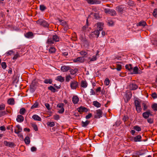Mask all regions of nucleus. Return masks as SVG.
I'll use <instances>...</instances> for the list:
<instances>
[{
    "mask_svg": "<svg viewBox=\"0 0 157 157\" xmlns=\"http://www.w3.org/2000/svg\"><path fill=\"white\" fill-rule=\"evenodd\" d=\"M93 104L94 106L97 107H99L101 106V104L97 101H94Z\"/></svg>",
    "mask_w": 157,
    "mask_h": 157,
    "instance_id": "obj_32",
    "label": "nucleus"
},
{
    "mask_svg": "<svg viewBox=\"0 0 157 157\" xmlns=\"http://www.w3.org/2000/svg\"><path fill=\"white\" fill-rule=\"evenodd\" d=\"M152 108L154 110L157 111V104L156 103H155L153 104L152 105Z\"/></svg>",
    "mask_w": 157,
    "mask_h": 157,
    "instance_id": "obj_46",
    "label": "nucleus"
},
{
    "mask_svg": "<svg viewBox=\"0 0 157 157\" xmlns=\"http://www.w3.org/2000/svg\"><path fill=\"white\" fill-rule=\"evenodd\" d=\"M88 86V83L85 80H82L81 82V86L83 88H86Z\"/></svg>",
    "mask_w": 157,
    "mask_h": 157,
    "instance_id": "obj_18",
    "label": "nucleus"
},
{
    "mask_svg": "<svg viewBox=\"0 0 157 157\" xmlns=\"http://www.w3.org/2000/svg\"><path fill=\"white\" fill-rule=\"evenodd\" d=\"M37 23L45 27H48L49 26L48 23L46 21L42 19H39L37 21Z\"/></svg>",
    "mask_w": 157,
    "mask_h": 157,
    "instance_id": "obj_3",
    "label": "nucleus"
},
{
    "mask_svg": "<svg viewBox=\"0 0 157 157\" xmlns=\"http://www.w3.org/2000/svg\"><path fill=\"white\" fill-rule=\"evenodd\" d=\"M70 67L68 66H63L61 67V70L63 72H66L70 70Z\"/></svg>",
    "mask_w": 157,
    "mask_h": 157,
    "instance_id": "obj_16",
    "label": "nucleus"
},
{
    "mask_svg": "<svg viewBox=\"0 0 157 157\" xmlns=\"http://www.w3.org/2000/svg\"><path fill=\"white\" fill-rule=\"evenodd\" d=\"M32 118L35 121H41V118L36 114L33 115L32 116Z\"/></svg>",
    "mask_w": 157,
    "mask_h": 157,
    "instance_id": "obj_22",
    "label": "nucleus"
},
{
    "mask_svg": "<svg viewBox=\"0 0 157 157\" xmlns=\"http://www.w3.org/2000/svg\"><path fill=\"white\" fill-rule=\"evenodd\" d=\"M126 96L128 100H129L132 97V94L131 92H128L127 93Z\"/></svg>",
    "mask_w": 157,
    "mask_h": 157,
    "instance_id": "obj_37",
    "label": "nucleus"
},
{
    "mask_svg": "<svg viewBox=\"0 0 157 157\" xmlns=\"http://www.w3.org/2000/svg\"><path fill=\"white\" fill-rule=\"evenodd\" d=\"M79 101V98L77 96L74 95L73 97L72 101L74 104H76L78 103Z\"/></svg>",
    "mask_w": 157,
    "mask_h": 157,
    "instance_id": "obj_12",
    "label": "nucleus"
},
{
    "mask_svg": "<svg viewBox=\"0 0 157 157\" xmlns=\"http://www.w3.org/2000/svg\"><path fill=\"white\" fill-rule=\"evenodd\" d=\"M47 124L50 127H52L55 125V123L54 122L49 121L47 123Z\"/></svg>",
    "mask_w": 157,
    "mask_h": 157,
    "instance_id": "obj_36",
    "label": "nucleus"
},
{
    "mask_svg": "<svg viewBox=\"0 0 157 157\" xmlns=\"http://www.w3.org/2000/svg\"><path fill=\"white\" fill-rule=\"evenodd\" d=\"M53 118L55 120H58L59 118V117L58 115H55L53 116Z\"/></svg>",
    "mask_w": 157,
    "mask_h": 157,
    "instance_id": "obj_58",
    "label": "nucleus"
},
{
    "mask_svg": "<svg viewBox=\"0 0 157 157\" xmlns=\"http://www.w3.org/2000/svg\"><path fill=\"white\" fill-rule=\"evenodd\" d=\"M104 23L103 22H98L96 24L97 26V30L94 32V34L97 35V38L99 36V35L100 33L99 31H101L103 29Z\"/></svg>",
    "mask_w": 157,
    "mask_h": 157,
    "instance_id": "obj_1",
    "label": "nucleus"
},
{
    "mask_svg": "<svg viewBox=\"0 0 157 157\" xmlns=\"http://www.w3.org/2000/svg\"><path fill=\"white\" fill-rule=\"evenodd\" d=\"M24 141L25 143L27 144H29L30 141V138L29 136H26L25 137L24 139Z\"/></svg>",
    "mask_w": 157,
    "mask_h": 157,
    "instance_id": "obj_30",
    "label": "nucleus"
},
{
    "mask_svg": "<svg viewBox=\"0 0 157 157\" xmlns=\"http://www.w3.org/2000/svg\"><path fill=\"white\" fill-rule=\"evenodd\" d=\"M54 41L52 38H49L47 41V43L49 44H52L54 43Z\"/></svg>",
    "mask_w": 157,
    "mask_h": 157,
    "instance_id": "obj_27",
    "label": "nucleus"
},
{
    "mask_svg": "<svg viewBox=\"0 0 157 157\" xmlns=\"http://www.w3.org/2000/svg\"><path fill=\"white\" fill-rule=\"evenodd\" d=\"M74 63H83L84 61V59L83 57H79L76 59H73Z\"/></svg>",
    "mask_w": 157,
    "mask_h": 157,
    "instance_id": "obj_8",
    "label": "nucleus"
},
{
    "mask_svg": "<svg viewBox=\"0 0 157 157\" xmlns=\"http://www.w3.org/2000/svg\"><path fill=\"white\" fill-rule=\"evenodd\" d=\"M48 89L53 92H55L56 91V89L52 86H50L48 87Z\"/></svg>",
    "mask_w": 157,
    "mask_h": 157,
    "instance_id": "obj_40",
    "label": "nucleus"
},
{
    "mask_svg": "<svg viewBox=\"0 0 157 157\" xmlns=\"http://www.w3.org/2000/svg\"><path fill=\"white\" fill-rule=\"evenodd\" d=\"M45 105L48 110H51L50 105L49 104L47 103H45Z\"/></svg>",
    "mask_w": 157,
    "mask_h": 157,
    "instance_id": "obj_56",
    "label": "nucleus"
},
{
    "mask_svg": "<svg viewBox=\"0 0 157 157\" xmlns=\"http://www.w3.org/2000/svg\"><path fill=\"white\" fill-rule=\"evenodd\" d=\"M79 53L80 54L81 56H83V57H84L85 56H86L87 54V52L84 51H81Z\"/></svg>",
    "mask_w": 157,
    "mask_h": 157,
    "instance_id": "obj_45",
    "label": "nucleus"
},
{
    "mask_svg": "<svg viewBox=\"0 0 157 157\" xmlns=\"http://www.w3.org/2000/svg\"><path fill=\"white\" fill-rule=\"evenodd\" d=\"M135 104L136 107L140 105V102L137 100H136L135 101Z\"/></svg>",
    "mask_w": 157,
    "mask_h": 157,
    "instance_id": "obj_47",
    "label": "nucleus"
},
{
    "mask_svg": "<svg viewBox=\"0 0 157 157\" xmlns=\"http://www.w3.org/2000/svg\"><path fill=\"white\" fill-rule=\"evenodd\" d=\"M33 34L32 32H29L26 34L25 36L26 37L29 38L33 36Z\"/></svg>",
    "mask_w": 157,
    "mask_h": 157,
    "instance_id": "obj_38",
    "label": "nucleus"
},
{
    "mask_svg": "<svg viewBox=\"0 0 157 157\" xmlns=\"http://www.w3.org/2000/svg\"><path fill=\"white\" fill-rule=\"evenodd\" d=\"M13 52V50H10L8 52H6V55L7 56H8L9 55H12Z\"/></svg>",
    "mask_w": 157,
    "mask_h": 157,
    "instance_id": "obj_53",
    "label": "nucleus"
},
{
    "mask_svg": "<svg viewBox=\"0 0 157 157\" xmlns=\"http://www.w3.org/2000/svg\"><path fill=\"white\" fill-rule=\"evenodd\" d=\"M64 104L63 103H60L57 105V107L59 108L58 109V112L59 113L62 114L63 113L64 111V109L63 108Z\"/></svg>",
    "mask_w": 157,
    "mask_h": 157,
    "instance_id": "obj_4",
    "label": "nucleus"
},
{
    "mask_svg": "<svg viewBox=\"0 0 157 157\" xmlns=\"http://www.w3.org/2000/svg\"><path fill=\"white\" fill-rule=\"evenodd\" d=\"M78 82L75 81H71L70 83V86L72 89H76L78 87Z\"/></svg>",
    "mask_w": 157,
    "mask_h": 157,
    "instance_id": "obj_6",
    "label": "nucleus"
},
{
    "mask_svg": "<svg viewBox=\"0 0 157 157\" xmlns=\"http://www.w3.org/2000/svg\"><path fill=\"white\" fill-rule=\"evenodd\" d=\"M132 74H140L142 73V72L139 70L137 67L136 66L132 69Z\"/></svg>",
    "mask_w": 157,
    "mask_h": 157,
    "instance_id": "obj_11",
    "label": "nucleus"
},
{
    "mask_svg": "<svg viewBox=\"0 0 157 157\" xmlns=\"http://www.w3.org/2000/svg\"><path fill=\"white\" fill-rule=\"evenodd\" d=\"M7 114V113L5 111H0V117Z\"/></svg>",
    "mask_w": 157,
    "mask_h": 157,
    "instance_id": "obj_51",
    "label": "nucleus"
},
{
    "mask_svg": "<svg viewBox=\"0 0 157 157\" xmlns=\"http://www.w3.org/2000/svg\"><path fill=\"white\" fill-rule=\"evenodd\" d=\"M153 15L155 17H157V9H155L154 10Z\"/></svg>",
    "mask_w": 157,
    "mask_h": 157,
    "instance_id": "obj_48",
    "label": "nucleus"
},
{
    "mask_svg": "<svg viewBox=\"0 0 157 157\" xmlns=\"http://www.w3.org/2000/svg\"><path fill=\"white\" fill-rule=\"evenodd\" d=\"M7 102L9 105H13L15 103L14 100L13 98H10L8 100Z\"/></svg>",
    "mask_w": 157,
    "mask_h": 157,
    "instance_id": "obj_24",
    "label": "nucleus"
},
{
    "mask_svg": "<svg viewBox=\"0 0 157 157\" xmlns=\"http://www.w3.org/2000/svg\"><path fill=\"white\" fill-rule=\"evenodd\" d=\"M147 25L146 23L144 21H140L137 25L138 26L144 27Z\"/></svg>",
    "mask_w": 157,
    "mask_h": 157,
    "instance_id": "obj_23",
    "label": "nucleus"
},
{
    "mask_svg": "<svg viewBox=\"0 0 157 157\" xmlns=\"http://www.w3.org/2000/svg\"><path fill=\"white\" fill-rule=\"evenodd\" d=\"M116 68H114V69H116L117 71H120L121 69V65L118 63L116 64Z\"/></svg>",
    "mask_w": 157,
    "mask_h": 157,
    "instance_id": "obj_28",
    "label": "nucleus"
},
{
    "mask_svg": "<svg viewBox=\"0 0 157 157\" xmlns=\"http://www.w3.org/2000/svg\"><path fill=\"white\" fill-rule=\"evenodd\" d=\"M78 111L80 113L86 112L87 111V109L85 107H80L78 108Z\"/></svg>",
    "mask_w": 157,
    "mask_h": 157,
    "instance_id": "obj_21",
    "label": "nucleus"
},
{
    "mask_svg": "<svg viewBox=\"0 0 157 157\" xmlns=\"http://www.w3.org/2000/svg\"><path fill=\"white\" fill-rule=\"evenodd\" d=\"M87 3L90 4H100L101 2L98 0H86Z\"/></svg>",
    "mask_w": 157,
    "mask_h": 157,
    "instance_id": "obj_9",
    "label": "nucleus"
},
{
    "mask_svg": "<svg viewBox=\"0 0 157 157\" xmlns=\"http://www.w3.org/2000/svg\"><path fill=\"white\" fill-rule=\"evenodd\" d=\"M80 39L84 44V46H85V45H87L88 46L89 43L85 37H84L83 36H81L80 37Z\"/></svg>",
    "mask_w": 157,
    "mask_h": 157,
    "instance_id": "obj_10",
    "label": "nucleus"
},
{
    "mask_svg": "<svg viewBox=\"0 0 157 157\" xmlns=\"http://www.w3.org/2000/svg\"><path fill=\"white\" fill-rule=\"evenodd\" d=\"M136 111H137V112H138V113H140L142 110V109L141 108V107L140 105L136 107Z\"/></svg>",
    "mask_w": 157,
    "mask_h": 157,
    "instance_id": "obj_54",
    "label": "nucleus"
},
{
    "mask_svg": "<svg viewBox=\"0 0 157 157\" xmlns=\"http://www.w3.org/2000/svg\"><path fill=\"white\" fill-rule=\"evenodd\" d=\"M44 82L46 84H51L52 82V80L51 79H46L44 80Z\"/></svg>",
    "mask_w": 157,
    "mask_h": 157,
    "instance_id": "obj_42",
    "label": "nucleus"
},
{
    "mask_svg": "<svg viewBox=\"0 0 157 157\" xmlns=\"http://www.w3.org/2000/svg\"><path fill=\"white\" fill-rule=\"evenodd\" d=\"M25 109L24 108H22L20 109L19 113L21 115H23L25 113Z\"/></svg>",
    "mask_w": 157,
    "mask_h": 157,
    "instance_id": "obj_43",
    "label": "nucleus"
},
{
    "mask_svg": "<svg viewBox=\"0 0 157 157\" xmlns=\"http://www.w3.org/2000/svg\"><path fill=\"white\" fill-rule=\"evenodd\" d=\"M40 10L41 11H44L46 9V7L43 5H40Z\"/></svg>",
    "mask_w": 157,
    "mask_h": 157,
    "instance_id": "obj_44",
    "label": "nucleus"
},
{
    "mask_svg": "<svg viewBox=\"0 0 157 157\" xmlns=\"http://www.w3.org/2000/svg\"><path fill=\"white\" fill-rule=\"evenodd\" d=\"M97 59L96 56H94L92 57H89L88 59V63H90L91 62L95 61Z\"/></svg>",
    "mask_w": 157,
    "mask_h": 157,
    "instance_id": "obj_20",
    "label": "nucleus"
},
{
    "mask_svg": "<svg viewBox=\"0 0 157 157\" xmlns=\"http://www.w3.org/2000/svg\"><path fill=\"white\" fill-rule=\"evenodd\" d=\"M110 83V81L108 78H106L105 81V84L106 86L108 85Z\"/></svg>",
    "mask_w": 157,
    "mask_h": 157,
    "instance_id": "obj_50",
    "label": "nucleus"
},
{
    "mask_svg": "<svg viewBox=\"0 0 157 157\" xmlns=\"http://www.w3.org/2000/svg\"><path fill=\"white\" fill-rule=\"evenodd\" d=\"M0 129L1 131H5L6 130V128L4 126H1L0 127Z\"/></svg>",
    "mask_w": 157,
    "mask_h": 157,
    "instance_id": "obj_64",
    "label": "nucleus"
},
{
    "mask_svg": "<svg viewBox=\"0 0 157 157\" xmlns=\"http://www.w3.org/2000/svg\"><path fill=\"white\" fill-rule=\"evenodd\" d=\"M104 12L106 13L109 14L112 16H115L117 15V12L115 10L113 9H105L104 10Z\"/></svg>",
    "mask_w": 157,
    "mask_h": 157,
    "instance_id": "obj_2",
    "label": "nucleus"
},
{
    "mask_svg": "<svg viewBox=\"0 0 157 157\" xmlns=\"http://www.w3.org/2000/svg\"><path fill=\"white\" fill-rule=\"evenodd\" d=\"M3 143L5 146L11 148L14 147L15 145L13 142L7 141L6 140L4 141Z\"/></svg>",
    "mask_w": 157,
    "mask_h": 157,
    "instance_id": "obj_5",
    "label": "nucleus"
},
{
    "mask_svg": "<svg viewBox=\"0 0 157 157\" xmlns=\"http://www.w3.org/2000/svg\"><path fill=\"white\" fill-rule=\"evenodd\" d=\"M70 72L71 73V75H74L75 74H76L77 71L78 70L77 69H70Z\"/></svg>",
    "mask_w": 157,
    "mask_h": 157,
    "instance_id": "obj_34",
    "label": "nucleus"
},
{
    "mask_svg": "<svg viewBox=\"0 0 157 157\" xmlns=\"http://www.w3.org/2000/svg\"><path fill=\"white\" fill-rule=\"evenodd\" d=\"M16 120L18 122H22L24 121V117L21 115H18L17 116Z\"/></svg>",
    "mask_w": 157,
    "mask_h": 157,
    "instance_id": "obj_19",
    "label": "nucleus"
},
{
    "mask_svg": "<svg viewBox=\"0 0 157 157\" xmlns=\"http://www.w3.org/2000/svg\"><path fill=\"white\" fill-rule=\"evenodd\" d=\"M22 130V129L20 126L19 125H17L16 126L14 132L17 134H18L19 132H21Z\"/></svg>",
    "mask_w": 157,
    "mask_h": 157,
    "instance_id": "obj_14",
    "label": "nucleus"
},
{
    "mask_svg": "<svg viewBox=\"0 0 157 157\" xmlns=\"http://www.w3.org/2000/svg\"><path fill=\"white\" fill-rule=\"evenodd\" d=\"M31 126L35 131H38V129L37 125L35 124H32Z\"/></svg>",
    "mask_w": 157,
    "mask_h": 157,
    "instance_id": "obj_39",
    "label": "nucleus"
},
{
    "mask_svg": "<svg viewBox=\"0 0 157 157\" xmlns=\"http://www.w3.org/2000/svg\"><path fill=\"white\" fill-rule=\"evenodd\" d=\"M71 79V78L70 75L67 76L66 78V81L67 82H69Z\"/></svg>",
    "mask_w": 157,
    "mask_h": 157,
    "instance_id": "obj_57",
    "label": "nucleus"
},
{
    "mask_svg": "<svg viewBox=\"0 0 157 157\" xmlns=\"http://www.w3.org/2000/svg\"><path fill=\"white\" fill-rule=\"evenodd\" d=\"M129 88L130 90H134L138 88V86L135 84L131 83L129 85Z\"/></svg>",
    "mask_w": 157,
    "mask_h": 157,
    "instance_id": "obj_13",
    "label": "nucleus"
},
{
    "mask_svg": "<svg viewBox=\"0 0 157 157\" xmlns=\"http://www.w3.org/2000/svg\"><path fill=\"white\" fill-rule=\"evenodd\" d=\"M147 122L150 124H152L153 122V120L151 118H149L147 119Z\"/></svg>",
    "mask_w": 157,
    "mask_h": 157,
    "instance_id": "obj_59",
    "label": "nucleus"
},
{
    "mask_svg": "<svg viewBox=\"0 0 157 157\" xmlns=\"http://www.w3.org/2000/svg\"><path fill=\"white\" fill-rule=\"evenodd\" d=\"M90 122L88 121H86L85 122L82 121V127H86L89 123Z\"/></svg>",
    "mask_w": 157,
    "mask_h": 157,
    "instance_id": "obj_33",
    "label": "nucleus"
},
{
    "mask_svg": "<svg viewBox=\"0 0 157 157\" xmlns=\"http://www.w3.org/2000/svg\"><path fill=\"white\" fill-rule=\"evenodd\" d=\"M141 136L140 135H138L134 137V140L135 142H139L141 141Z\"/></svg>",
    "mask_w": 157,
    "mask_h": 157,
    "instance_id": "obj_25",
    "label": "nucleus"
},
{
    "mask_svg": "<svg viewBox=\"0 0 157 157\" xmlns=\"http://www.w3.org/2000/svg\"><path fill=\"white\" fill-rule=\"evenodd\" d=\"M133 128L136 130V131L139 132L141 130V128L140 127L137 125H136L134 126Z\"/></svg>",
    "mask_w": 157,
    "mask_h": 157,
    "instance_id": "obj_41",
    "label": "nucleus"
},
{
    "mask_svg": "<svg viewBox=\"0 0 157 157\" xmlns=\"http://www.w3.org/2000/svg\"><path fill=\"white\" fill-rule=\"evenodd\" d=\"M151 96L153 98H157V95L155 93H154L152 94Z\"/></svg>",
    "mask_w": 157,
    "mask_h": 157,
    "instance_id": "obj_61",
    "label": "nucleus"
},
{
    "mask_svg": "<svg viewBox=\"0 0 157 157\" xmlns=\"http://www.w3.org/2000/svg\"><path fill=\"white\" fill-rule=\"evenodd\" d=\"M123 9L124 8L121 6H117L116 8V10L118 13H121L123 12Z\"/></svg>",
    "mask_w": 157,
    "mask_h": 157,
    "instance_id": "obj_17",
    "label": "nucleus"
},
{
    "mask_svg": "<svg viewBox=\"0 0 157 157\" xmlns=\"http://www.w3.org/2000/svg\"><path fill=\"white\" fill-rule=\"evenodd\" d=\"M56 49L55 48L53 47H51L49 49V52L50 53H54L55 52Z\"/></svg>",
    "mask_w": 157,
    "mask_h": 157,
    "instance_id": "obj_31",
    "label": "nucleus"
},
{
    "mask_svg": "<svg viewBox=\"0 0 157 157\" xmlns=\"http://www.w3.org/2000/svg\"><path fill=\"white\" fill-rule=\"evenodd\" d=\"M143 106V109L145 110L147 108V106L145 103H143L142 104Z\"/></svg>",
    "mask_w": 157,
    "mask_h": 157,
    "instance_id": "obj_63",
    "label": "nucleus"
},
{
    "mask_svg": "<svg viewBox=\"0 0 157 157\" xmlns=\"http://www.w3.org/2000/svg\"><path fill=\"white\" fill-rule=\"evenodd\" d=\"M108 23L109 26H112L113 25V22L112 21L109 20L108 22Z\"/></svg>",
    "mask_w": 157,
    "mask_h": 157,
    "instance_id": "obj_62",
    "label": "nucleus"
},
{
    "mask_svg": "<svg viewBox=\"0 0 157 157\" xmlns=\"http://www.w3.org/2000/svg\"><path fill=\"white\" fill-rule=\"evenodd\" d=\"M5 105L3 104H2L0 105V110H2L5 109Z\"/></svg>",
    "mask_w": 157,
    "mask_h": 157,
    "instance_id": "obj_52",
    "label": "nucleus"
},
{
    "mask_svg": "<svg viewBox=\"0 0 157 157\" xmlns=\"http://www.w3.org/2000/svg\"><path fill=\"white\" fill-rule=\"evenodd\" d=\"M31 150L32 151H35L36 150V148L34 146L32 147H31Z\"/></svg>",
    "mask_w": 157,
    "mask_h": 157,
    "instance_id": "obj_60",
    "label": "nucleus"
},
{
    "mask_svg": "<svg viewBox=\"0 0 157 157\" xmlns=\"http://www.w3.org/2000/svg\"><path fill=\"white\" fill-rule=\"evenodd\" d=\"M1 66L2 68L4 69H5L7 67L6 63L5 62H2L1 63Z\"/></svg>",
    "mask_w": 157,
    "mask_h": 157,
    "instance_id": "obj_49",
    "label": "nucleus"
},
{
    "mask_svg": "<svg viewBox=\"0 0 157 157\" xmlns=\"http://www.w3.org/2000/svg\"><path fill=\"white\" fill-rule=\"evenodd\" d=\"M56 79L61 82H63L64 80V78L60 75L58 76L57 77Z\"/></svg>",
    "mask_w": 157,
    "mask_h": 157,
    "instance_id": "obj_29",
    "label": "nucleus"
},
{
    "mask_svg": "<svg viewBox=\"0 0 157 157\" xmlns=\"http://www.w3.org/2000/svg\"><path fill=\"white\" fill-rule=\"evenodd\" d=\"M126 69L131 71L132 70V65L131 64H127L125 66Z\"/></svg>",
    "mask_w": 157,
    "mask_h": 157,
    "instance_id": "obj_26",
    "label": "nucleus"
},
{
    "mask_svg": "<svg viewBox=\"0 0 157 157\" xmlns=\"http://www.w3.org/2000/svg\"><path fill=\"white\" fill-rule=\"evenodd\" d=\"M151 113V111L150 110H148L147 112L143 113V116L144 118L147 119L149 117Z\"/></svg>",
    "mask_w": 157,
    "mask_h": 157,
    "instance_id": "obj_15",
    "label": "nucleus"
},
{
    "mask_svg": "<svg viewBox=\"0 0 157 157\" xmlns=\"http://www.w3.org/2000/svg\"><path fill=\"white\" fill-rule=\"evenodd\" d=\"M52 38L53 40L55 42H58L59 41V38L57 35H53Z\"/></svg>",
    "mask_w": 157,
    "mask_h": 157,
    "instance_id": "obj_35",
    "label": "nucleus"
},
{
    "mask_svg": "<svg viewBox=\"0 0 157 157\" xmlns=\"http://www.w3.org/2000/svg\"><path fill=\"white\" fill-rule=\"evenodd\" d=\"M102 112L100 109H98L96 111V114L94 116V118H99L102 117Z\"/></svg>",
    "mask_w": 157,
    "mask_h": 157,
    "instance_id": "obj_7",
    "label": "nucleus"
},
{
    "mask_svg": "<svg viewBox=\"0 0 157 157\" xmlns=\"http://www.w3.org/2000/svg\"><path fill=\"white\" fill-rule=\"evenodd\" d=\"M38 106V104L37 102H35L33 105L31 107V109H33L34 108H37Z\"/></svg>",
    "mask_w": 157,
    "mask_h": 157,
    "instance_id": "obj_55",
    "label": "nucleus"
}]
</instances>
